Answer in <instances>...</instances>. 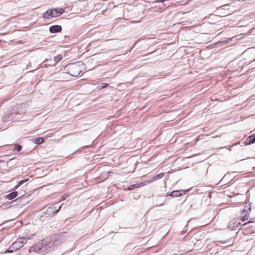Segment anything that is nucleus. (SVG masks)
Listing matches in <instances>:
<instances>
[{"label": "nucleus", "mask_w": 255, "mask_h": 255, "mask_svg": "<svg viewBox=\"0 0 255 255\" xmlns=\"http://www.w3.org/2000/svg\"><path fill=\"white\" fill-rule=\"evenodd\" d=\"M58 240H52L51 238H46L42 240L39 244L31 247L29 249V252H35L38 254L44 253L50 249L53 248L60 243Z\"/></svg>", "instance_id": "1"}, {"label": "nucleus", "mask_w": 255, "mask_h": 255, "mask_svg": "<svg viewBox=\"0 0 255 255\" xmlns=\"http://www.w3.org/2000/svg\"><path fill=\"white\" fill-rule=\"evenodd\" d=\"M102 87L101 88V89H103V88H105L106 87H107L108 86V84H105V83H103L102 84Z\"/></svg>", "instance_id": "19"}, {"label": "nucleus", "mask_w": 255, "mask_h": 255, "mask_svg": "<svg viewBox=\"0 0 255 255\" xmlns=\"http://www.w3.org/2000/svg\"><path fill=\"white\" fill-rule=\"evenodd\" d=\"M36 144H40L43 142V138L42 137H38L35 139L34 141Z\"/></svg>", "instance_id": "16"}, {"label": "nucleus", "mask_w": 255, "mask_h": 255, "mask_svg": "<svg viewBox=\"0 0 255 255\" xmlns=\"http://www.w3.org/2000/svg\"><path fill=\"white\" fill-rule=\"evenodd\" d=\"M33 235L29 237H25L24 238H18L17 240L12 244L11 248L14 249L15 250H18L21 248L24 244H26L28 240L31 239Z\"/></svg>", "instance_id": "4"}, {"label": "nucleus", "mask_w": 255, "mask_h": 255, "mask_svg": "<svg viewBox=\"0 0 255 255\" xmlns=\"http://www.w3.org/2000/svg\"><path fill=\"white\" fill-rule=\"evenodd\" d=\"M28 180V179H24V180H21L18 184L16 185L14 187V189H17L21 185H22L23 183H24V182H25L26 181H27Z\"/></svg>", "instance_id": "14"}, {"label": "nucleus", "mask_w": 255, "mask_h": 255, "mask_svg": "<svg viewBox=\"0 0 255 255\" xmlns=\"http://www.w3.org/2000/svg\"><path fill=\"white\" fill-rule=\"evenodd\" d=\"M14 148H13V150H16L17 151H20L22 149V146L19 144H15L14 145Z\"/></svg>", "instance_id": "15"}, {"label": "nucleus", "mask_w": 255, "mask_h": 255, "mask_svg": "<svg viewBox=\"0 0 255 255\" xmlns=\"http://www.w3.org/2000/svg\"><path fill=\"white\" fill-rule=\"evenodd\" d=\"M170 195L172 197H180L182 195L181 193H180L179 191L175 190L171 192L170 194Z\"/></svg>", "instance_id": "12"}, {"label": "nucleus", "mask_w": 255, "mask_h": 255, "mask_svg": "<svg viewBox=\"0 0 255 255\" xmlns=\"http://www.w3.org/2000/svg\"><path fill=\"white\" fill-rule=\"evenodd\" d=\"M13 250H7L5 252V253H7V252H9V253H11L12 252Z\"/></svg>", "instance_id": "20"}, {"label": "nucleus", "mask_w": 255, "mask_h": 255, "mask_svg": "<svg viewBox=\"0 0 255 255\" xmlns=\"http://www.w3.org/2000/svg\"><path fill=\"white\" fill-rule=\"evenodd\" d=\"M25 107L24 105H17L11 108L8 113H5L2 117L3 122H9L10 120H16L20 119L19 115H21L25 112V110L23 108Z\"/></svg>", "instance_id": "2"}, {"label": "nucleus", "mask_w": 255, "mask_h": 255, "mask_svg": "<svg viewBox=\"0 0 255 255\" xmlns=\"http://www.w3.org/2000/svg\"><path fill=\"white\" fill-rule=\"evenodd\" d=\"M62 59V56L60 54L54 57V61L56 62V63L58 62Z\"/></svg>", "instance_id": "17"}, {"label": "nucleus", "mask_w": 255, "mask_h": 255, "mask_svg": "<svg viewBox=\"0 0 255 255\" xmlns=\"http://www.w3.org/2000/svg\"><path fill=\"white\" fill-rule=\"evenodd\" d=\"M67 66L70 71L69 73L73 77H77L81 72L79 65L77 63L69 64Z\"/></svg>", "instance_id": "5"}, {"label": "nucleus", "mask_w": 255, "mask_h": 255, "mask_svg": "<svg viewBox=\"0 0 255 255\" xmlns=\"http://www.w3.org/2000/svg\"><path fill=\"white\" fill-rule=\"evenodd\" d=\"M247 140L248 141V143L249 144H251V143H253L255 142V135H252L251 136H250L248 137Z\"/></svg>", "instance_id": "13"}, {"label": "nucleus", "mask_w": 255, "mask_h": 255, "mask_svg": "<svg viewBox=\"0 0 255 255\" xmlns=\"http://www.w3.org/2000/svg\"><path fill=\"white\" fill-rule=\"evenodd\" d=\"M143 185L142 182H140V183H137L136 184L130 185L128 187V190H133L135 188H139V187H143Z\"/></svg>", "instance_id": "9"}, {"label": "nucleus", "mask_w": 255, "mask_h": 255, "mask_svg": "<svg viewBox=\"0 0 255 255\" xmlns=\"http://www.w3.org/2000/svg\"><path fill=\"white\" fill-rule=\"evenodd\" d=\"M49 31L51 33H57L61 31L62 27L59 25H54L51 26L49 28Z\"/></svg>", "instance_id": "7"}, {"label": "nucleus", "mask_w": 255, "mask_h": 255, "mask_svg": "<svg viewBox=\"0 0 255 255\" xmlns=\"http://www.w3.org/2000/svg\"><path fill=\"white\" fill-rule=\"evenodd\" d=\"M64 12L62 8H52L47 10L43 14L44 19H49L53 17H57Z\"/></svg>", "instance_id": "3"}, {"label": "nucleus", "mask_w": 255, "mask_h": 255, "mask_svg": "<svg viewBox=\"0 0 255 255\" xmlns=\"http://www.w3.org/2000/svg\"><path fill=\"white\" fill-rule=\"evenodd\" d=\"M164 173H160L158 174L155 175L152 177H151L150 179L145 180L142 182L143 186L147 185L149 183L152 182L155 180H157L158 179H159L160 178H162L164 176Z\"/></svg>", "instance_id": "6"}, {"label": "nucleus", "mask_w": 255, "mask_h": 255, "mask_svg": "<svg viewBox=\"0 0 255 255\" xmlns=\"http://www.w3.org/2000/svg\"><path fill=\"white\" fill-rule=\"evenodd\" d=\"M61 206H60L58 207V209H56V208L55 207V205H52L51 206L49 207L47 210V212H49L50 213H53V214H56L58 212V211L60 210V209H61Z\"/></svg>", "instance_id": "8"}, {"label": "nucleus", "mask_w": 255, "mask_h": 255, "mask_svg": "<svg viewBox=\"0 0 255 255\" xmlns=\"http://www.w3.org/2000/svg\"><path fill=\"white\" fill-rule=\"evenodd\" d=\"M242 214H245V215L243 216L242 221H245L247 220L249 217V214L248 211H247L246 210H244L242 211Z\"/></svg>", "instance_id": "11"}, {"label": "nucleus", "mask_w": 255, "mask_h": 255, "mask_svg": "<svg viewBox=\"0 0 255 255\" xmlns=\"http://www.w3.org/2000/svg\"><path fill=\"white\" fill-rule=\"evenodd\" d=\"M18 195L17 191L12 192L6 195V198L8 200H12L16 198Z\"/></svg>", "instance_id": "10"}, {"label": "nucleus", "mask_w": 255, "mask_h": 255, "mask_svg": "<svg viewBox=\"0 0 255 255\" xmlns=\"http://www.w3.org/2000/svg\"><path fill=\"white\" fill-rule=\"evenodd\" d=\"M68 197V195L67 194H64L62 196V200H64L66 199V198Z\"/></svg>", "instance_id": "18"}]
</instances>
